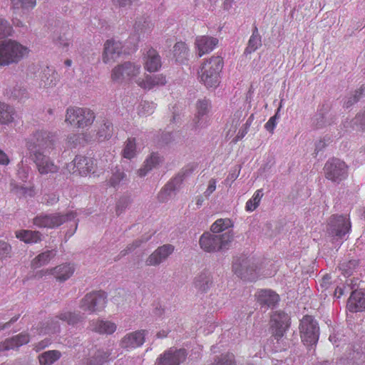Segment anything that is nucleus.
Returning <instances> with one entry per match:
<instances>
[{"mask_svg":"<svg viewBox=\"0 0 365 365\" xmlns=\"http://www.w3.org/2000/svg\"><path fill=\"white\" fill-rule=\"evenodd\" d=\"M61 354L57 350H51L42 353L38 356L41 365H51L60 359Z\"/></svg>","mask_w":365,"mask_h":365,"instance_id":"nucleus-38","label":"nucleus"},{"mask_svg":"<svg viewBox=\"0 0 365 365\" xmlns=\"http://www.w3.org/2000/svg\"><path fill=\"white\" fill-rule=\"evenodd\" d=\"M16 238L26 244H35L42 240V234L39 231L21 230L16 231Z\"/></svg>","mask_w":365,"mask_h":365,"instance_id":"nucleus-32","label":"nucleus"},{"mask_svg":"<svg viewBox=\"0 0 365 365\" xmlns=\"http://www.w3.org/2000/svg\"><path fill=\"white\" fill-rule=\"evenodd\" d=\"M29 48L19 42L9 39L0 41V66L17 63L29 53Z\"/></svg>","mask_w":365,"mask_h":365,"instance_id":"nucleus-4","label":"nucleus"},{"mask_svg":"<svg viewBox=\"0 0 365 365\" xmlns=\"http://www.w3.org/2000/svg\"><path fill=\"white\" fill-rule=\"evenodd\" d=\"M12 26L4 19H0V39L11 36Z\"/></svg>","mask_w":365,"mask_h":365,"instance_id":"nucleus-46","label":"nucleus"},{"mask_svg":"<svg viewBox=\"0 0 365 365\" xmlns=\"http://www.w3.org/2000/svg\"><path fill=\"white\" fill-rule=\"evenodd\" d=\"M223 61L220 56H212L205 60L200 67L198 77L207 88H215L220 83V73Z\"/></svg>","mask_w":365,"mask_h":365,"instance_id":"nucleus-2","label":"nucleus"},{"mask_svg":"<svg viewBox=\"0 0 365 365\" xmlns=\"http://www.w3.org/2000/svg\"><path fill=\"white\" fill-rule=\"evenodd\" d=\"M59 81V75L53 68L46 67L41 72L40 86L44 88L55 87Z\"/></svg>","mask_w":365,"mask_h":365,"instance_id":"nucleus-26","label":"nucleus"},{"mask_svg":"<svg viewBox=\"0 0 365 365\" xmlns=\"http://www.w3.org/2000/svg\"><path fill=\"white\" fill-rule=\"evenodd\" d=\"M233 227L232 222L228 218H220L217 220L210 227L212 232L220 235L222 234L228 230H232Z\"/></svg>","mask_w":365,"mask_h":365,"instance_id":"nucleus-37","label":"nucleus"},{"mask_svg":"<svg viewBox=\"0 0 365 365\" xmlns=\"http://www.w3.org/2000/svg\"><path fill=\"white\" fill-rule=\"evenodd\" d=\"M74 266L70 263H63L55 267L54 268L41 270V276L47 274L53 275L56 279L63 282L68 280L74 273Z\"/></svg>","mask_w":365,"mask_h":365,"instance_id":"nucleus-19","label":"nucleus"},{"mask_svg":"<svg viewBox=\"0 0 365 365\" xmlns=\"http://www.w3.org/2000/svg\"><path fill=\"white\" fill-rule=\"evenodd\" d=\"M356 121L359 122L361 127L365 129V111L362 114H359L356 116Z\"/></svg>","mask_w":365,"mask_h":365,"instance_id":"nucleus-63","label":"nucleus"},{"mask_svg":"<svg viewBox=\"0 0 365 365\" xmlns=\"http://www.w3.org/2000/svg\"><path fill=\"white\" fill-rule=\"evenodd\" d=\"M106 296L103 292H93L84 296L79 304L80 309L88 314L101 311L106 304Z\"/></svg>","mask_w":365,"mask_h":365,"instance_id":"nucleus-8","label":"nucleus"},{"mask_svg":"<svg viewBox=\"0 0 365 365\" xmlns=\"http://www.w3.org/2000/svg\"><path fill=\"white\" fill-rule=\"evenodd\" d=\"M9 158L7 155L1 150H0V164L6 165L9 163Z\"/></svg>","mask_w":365,"mask_h":365,"instance_id":"nucleus-61","label":"nucleus"},{"mask_svg":"<svg viewBox=\"0 0 365 365\" xmlns=\"http://www.w3.org/2000/svg\"><path fill=\"white\" fill-rule=\"evenodd\" d=\"M137 0H113L114 6L121 11L130 9L133 4Z\"/></svg>","mask_w":365,"mask_h":365,"instance_id":"nucleus-51","label":"nucleus"},{"mask_svg":"<svg viewBox=\"0 0 365 365\" xmlns=\"http://www.w3.org/2000/svg\"><path fill=\"white\" fill-rule=\"evenodd\" d=\"M155 109V104L152 102H144L140 105L139 113L143 115L152 114Z\"/></svg>","mask_w":365,"mask_h":365,"instance_id":"nucleus-53","label":"nucleus"},{"mask_svg":"<svg viewBox=\"0 0 365 365\" xmlns=\"http://www.w3.org/2000/svg\"><path fill=\"white\" fill-rule=\"evenodd\" d=\"M55 45L63 51H68L71 44V41L66 36H59L54 39Z\"/></svg>","mask_w":365,"mask_h":365,"instance_id":"nucleus-45","label":"nucleus"},{"mask_svg":"<svg viewBox=\"0 0 365 365\" xmlns=\"http://www.w3.org/2000/svg\"><path fill=\"white\" fill-rule=\"evenodd\" d=\"M145 331L138 330L126 334L120 341L122 349L131 350L141 346L145 342Z\"/></svg>","mask_w":365,"mask_h":365,"instance_id":"nucleus-20","label":"nucleus"},{"mask_svg":"<svg viewBox=\"0 0 365 365\" xmlns=\"http://www.w3.org/2000/svg\"><path fill=\"white\" fill-rule=\"evenodd\" d=\"M344 294V290L341 287H337L335 289L334 296L337 298H339Z\"/></svg>","mask_w":365,"mask_h":365,"instance_id":"nucleus-64","label":"nucleus"},{"mask_svg":"<svg viewBox=\"0 0 365 365\" xmlns=\"http://www.w3.org/2000/svg\"><path fill=\"white\" fill-rule=\"evenodd\" d=\"M262 46V38L258 29L255 26L248 41L247 46L245 50V55L250 54L257 50Z\"/></svg>","mask_w":365,"mask_h":365,"instance_id":"nucleus-35","label":"nucleus"},{"mask_svg":"<svg viewBox=\"0 0 365 365\" xmlns=\"http://www.w3.org/2000/svg\"><path fill=\"white\" fill-rule=\"evenodd\" d=\"M95 118L89 108L70 106L66 110L64 122L68 125L84 128L92 125Z\"/></svg>","mask_w":365,"mask_h":365,"instance_id":"nucleus-5","label":"nucleus"},{"mask_svg":"<svg viewBox=\"0 0 365 365\" xmlns=\"http://www.w3.org/2000/svg\"><path fill=\"white\" fill-rule=\"evenodd\" d=\"M173 51L175 61L178 62H183L188 56V47L184 42L176 43Z\"/></svg>","mask_w":365,"mask_h":365,"instance_id":"nucleus-39","label":"nucleus"},{"mask_svg":"<svg viewBox=\"0 0 365 365\" xmlns=\"http://www.w3.org/2000/svg\"><path fill=\"white\" fill-rule=\"evenodd\" d=\"M126 177V175L123 171L120 170H116L113 173L112 176L110 177L108 182L113 187H116L118 185L121 180H124Z\"/></svg>","mask_w":365,"mask_h":365,"instance_id":"nucleus-47","label":"nucleus"},{"mask_svg":"<svg viewBox=\"0 0 365 365\" xmlns=\"http://www.w3.org/2000/svg\"><path fill=\"white\" fill-rule=\"evenodd\" d=\"M162 161V157L158 153H152L146 158L142 167L138 170V175L140 178L145 176L150 171L159 165Z\"/></svg>","mask_w":365,"mask_h":365,"instance_id":"nucleus-27","label":"nucleus"},{"mask_svg":"<svg viewBox=\"0 0 365 365\" xmlns=\"http://www.w3.org/2000/svg\"><path fill=\"white\" fill-rule=\"evenodd\" d=\"M251 123H249V120L247 121V123H245V128L242 130H240L239 133H237L236 138H237V140H240L242 139L245 135L247 133V130H248V128L250 127Z\"/></svg>","mask_w":365,"mask_h":365,"instance_id":"nucleus-62","label":"nucleus"},{"mask_svg":"<svg viewBox=\"0 0 365 365\" xmlns=\"http://www.w3.org/2000/svg\"><path fill=\"white\" fill-rule=\"evenodd\" d=\"M328 231L330 235L342 237L351 228V222L349 217L342 215H333L328 224Z\"/></svg>","mask_w":365,"mask_h":365,"instance_id":"nucleus-13","label":"nucleus"},{"mask_svg":"<svg viewBox=\"0 0 365 365\" xmlns=\"http://www.w3.org/2000/svg\"><path fill=\"white\" fill-rule=\"evenodd\" d=\"M75 217L76 213L72 211L68 212L66 214L59 212L41 213L34 218L33 222L38 227L53 229L68 220H71Z\"/></svg>","mask_w":365,"mask_h":365,"instance_id":"nucleus-7","label":"nucleus"},{"mask_svg":"<svg viewBox=\"0 0 365 365\" xmlns=\"http://www.w3.org/2000/svg\"><path fill=\"white\" fill-rule=\"evenodd\" d=\"M13 191L19 196H23L25 197H32L35 195V190L33 187H24V186H14L13 188Z\"/></svg>","mask_w":365,"mask_h":365,"instance_id":"nucleus-44","label":"nucleus"},{"mask_svg":"<svg viewBox=\"0 0 365 365\" xmlns=\"http://www.w3.org/2000/svg\"><path fill=\"white\" fill-rule=\"evenodd\" d=\"M233 230H228L222 234L205 232L199 240L200 248L207 252H224L227 250L234 240Z\"/></svg>","mask_w":365,"mask_h":365,"instance_id":"nucleus-3","label":"nucleus"},{"mask_svg":"<svg viewBox=\"0 0 365 365\" xmlns=\"http://www.w3.org/2000/svg\"><path fill=\"white\" fill-rule=\"evenodd\" d=\"M212 284V277L207 272L200 273L194 280L195 287L201 292L207 291L211 287Z\"/></svg>","mask_w":365,"mask_h":365,"instance_id":"nucleus-36","label":"nucleus"},{"mask_svg":"<svg viewBox=\"0 0 365 365\" xmlns=\"http://www.w3.org/2000/svg\"><path fill=\"white\" fill-rule=\"evenodd\" d=\"M181 179L176 178L168 183L164 187V191L168 192V194H170L172 191H174L177 189L178 185L180 183Z\"/></svg>","mask_w":365,"mask_h":365,"instance_id":"nucleus-56","label":"nucleus"},{"mask_svg":"<svg viewBox=\"0 0 365 365\" xmlns=\"http://www.w3.org/2000/svg\"><path fill=\"white\" fill-rule=\"evenodd\" d=\"M110 353L99 351L96 354L94 359L90 361L88 365H96V364H94L96 361V365H101L108 359Z\"/></svg>","mask_w":365,"mask_h":365,"instance_id":"nucleus-52","label":"nucleus"},{"mask_svg":"<svg viewBox=\"0 0 365 365\" xmlns=\"http://www.w3.org/2000/svg\"><path fill=\"white\" fill-rule=\"evenodd\" d=\"M175 247L165 244L158 247L145 260L147 266H158L164 262L174 252Z\"/></svg>","mask_w":365,"mask_h":365,"instance_id":"nucleus-15","label":"nucleus"},{"mask_svg":"<svg viewBox=\"0 0 365 365\" xmlns=\"http://www.w3.org/2000/svg\"><path fill=\"white\" fill-rule=\"evenodd\" d=\"M347 308L351 312H358L364 310L365 293L359 290L352 292L347 302Z\"/></svg>","mask_w":365,"mask_h":365,"instance_id":"nucleus-25","label":"nucleus"},{"mask_svg":"<svg viewBox=\"0 0 365 365\" xmlns=\"http://www.w3.org/2000/svg\"><path fill=\"white\" fill-rule=\"evenodd\" d=\"M218 44V39L210 36H198L195 41V46L199 57L214 50Z\"/></svg>","mask_w":365,"mask_h":365,"instance_id":"nucleus-21","label":"nucleus"},{"mask_svg":"<svg viewBox=\"0 0 365 365\" xmlns=\"http://www.w3.org/2000/svg\"><path fill=\"white\" fill-rule=\"evenodd\" d=\"M89 328L100 334H112L116 331L117 325L109 320L97 319L89 322Z\"/></svg>","mask_w":365,"mask_h":365,"instance_id":"nucleus-23","label":"nucleus"},{"mask_svg":"<svg viewBox=\"0 0 365 365\" xmlns=\"http://www.w3.org/2000/svg\"><path fill=\"white\" fill-rule=\"evenodd\" d=\"M51 327H46L44 330H41V332L43 334L54 333L59 330V325L56 320L52 319L50 323Z\"/></svg>","mask_w":365,"mask_h":365,"instance_id":"nucleus-58","label":"nucleus"},{"mask_svg":"<svg viewBox=\"0 0 365 365\" xmlns=\"http://www.w3.org/2000/svg\"><path fill=\"white\" fill-rule=\"evenodd\" d=\"M235 273L248 280H255L257 278V265L252 258H239L236 259L232 265Z\"/></svg>","mask_w":365,"mask_h":365,"instance_id":"nucleus-10","label":"nucleus"},{"mask_svg":"<svg viewBox=\"0 0 365 365\" xmlns=\"http://www.w3.org/2000/svg\"><path fill=\"white\" fill-rule=\"evenodd\" d=\"M15 111L12 107L0 102V124L9 125L15 119Z\"/></svg>","mask_w":365,"mask_h":365,"instance_id":"nucleus-34","label":"nucleus"},{"mask_svg":"<svg viewBox=\"0 0 365 365\" xmlns=\"http://www.w3.org/2000/svg\"><path fill=\"white\" fill-rule=\"evenodd\" d=\"M135 83L141 88L145 90H150L156 86H164L167 81L166 77L163 74L157 75H144L135 79Z\"/></svg>","mask_w":365,"mask_h":365,"instance_id":"nucleus-22","label":"nucleus"},{"mask_svg":"<svg viewBox=\"0 0 365 365\" xmlns=\"http://www.w3.org/2000/svg\"><path fill=\"white\" fill-rule=\"evenodd\" d=\"M144 61V67L149 72L157 71L161 67L160 56L153 48H150L147 51Z\"/></svg>","mask_w":365,"mask_h":365,"instance_id":"nucleus-30","label":"nucleus"},{"mask_svg":"<svg viewBox=\"0 0 365 365\" xmlns=\"http://www.w3.org/2000/svg\"><path fill=\"white\" fill-rule=\"evenodd\" d=\"M361 94L362 93L361 90L355 91L354 93L351 94V96L349 97L348 100L345 102V106L348 108L354 103H356L361 98Z\"/></svg>","mask_w":365,"mask_h":365,"instance_id":"nucleus-55","label":"nucleus"},{"mask_svg":"<svg viewBox=\"0 0 365 365\" xmlns=\"http://www.w3.org/2000/svg\"><path fill=\"white\" fill-rule=\"evenodd\" d=\"M113 132V124L108 120H103L102 123L98 126L96 134L92 135L90 138H86V140L88 141H91L92 140L103 141L105 140L109 139L112 136Z\"/></svg>","mask_w":365,"mask_h":365,"instance_id":"nucleus-29","label":"nucleus"},{"mask_svg":"<svg viewBox=\"0 0 365 365\" xmlns=\"http://www.w3.org/2000/svg\"><path fill=\"white\" fill-rule=\"evenodd\" d=\"M262 196L263 192L262 190H257L255 191L252 197L246 202V210L248 212L254 211L258 207Z\"/></svg>","mask_w":365,"mask_h":365,"instance_id":"nucleus-42","label":"nucleus"},{"mask_svg":"<svg viewBox=\"0 0 365 365\" xmlns=\"http://www.w3.org/2000/svg\"><path fill=\"white\" fill-rule=\"evenodd\" d=\"M57 318L72 325H74L84 319L83 315L71 312H63L59 314Z\"/></svg>","mask_w":365,"mask_h":365,"instance_id":"nucleus-40","label":"nucleus"},{"mask_svg":"<svg viewBox=\"0 0 365 365\" xmlns=\"http://www.w3.org/2000/svg\"><path fill=\"white\" fill-rule=\"evenodd\" d=\"M326 178L332 182H339L348 176V167L339 159L329 160L324 167Z\"/></svg>","mask_w":365,"mask_h":365,"instance_id":"nucleus-11","label":"nucleus"},{"mask_svg":"<svg viewBox=\"0 0 365 365\" xmlns=\"http://www.w3.org/2000/svg\"><path fill=\"white\" fill-rule=\"evenodd\" d=\"M257 302L262 307H272L279 301V296L275 292L269 289H263L256 294Z\"/></svg>","mask_w":365,"mask_h":365,"instance_id":"nucleus-28","label":"nucleus"},{"mask_svg":"<svg viewBox=\"0 0 365 365\" xmlns=\"http://www.w3.org/2000/svg\"><path fill=\"white\" fill-rule=\"evenodd\" d=\"M123 44L119 41L108 40L104 44L102 60L104 63H111L120 58L123 53Z\"/></svg>","mask_w":365,"mask_h":365,"instance_id":"nucleus-16","label":"nucleus"},{"mask_svg":"<svg viewBox=\"0 0 365 365\" xmlns=\"http://www.w3.org/2000/svg\"><path fill=\"white\" fill-rule=\"evenodd\" d=\"M11 2L14 9L31 10L36 5V0H11Z\"/></svg>","mask_w":365,"mask_h":365,"instance_id":"nucleus-43","label":"nucleus"},{"mask_svg":"<svg viewBox=\"0 0 365 365\" xmlns=\"http://www.w3.org/2000/svg\"><path fill=\"white\" fill-rule=\"evenodd\" d=\"M29 341V335L26 334H20L11 339H6L3 343L0 344V351L18 348L23 344H27Z\"/></svg>","mask_w":365,"mask_h":365,"instance_id":"nucleus-31","label":"nucleus"},{"mask_svg":"<svg viewBox=\"0 0 365 365\" xmlns=\"http://www.w3.org/2000/svg\"><path fill=\"white\" fill-rule=\"evenodd\" d=\"M186 356L185 349L171 348L158 357L156 365H180L185 361Z\"/></svg>","mask_w":365,"mask_h":365,"instance_id":"nucleus-14","label":"nucleus"},{"mask_svg":"<svg viewBox=\"0 0 365 365\" xmlns=\"http://www.w3.org/2000/svg\"><path fill=\"white\" fill-rule=\"evenodd\" d=\"M217 181L215 179H210L208 182L207 188L204 192L205 197H208L216 189Z\"/></svg>","mask_w":365,"mask_h":365,"instance_id":"nucleus-59","label":"nucleus"},{"mask_svg":"<svg viewBox=\"0 0 365 365\" xmlns=\"http://www.w3.org/2000/svg\"><path fill=\"white\" fill-rule=\"evenodd\" d=\"M150 238V236H147L145 237H143L142 239H138L135 240L132 244L128 245L127 248L125 250H123L121 251V255L123 256L126 255L129 252H133L135 249L140 247L142 243L146 242L149 240Z\"/></svg>","mask_w":365,"mask_h":365,"instance_id":"nucleus-48","label":"nucleus"},{"mask_svg":"<svg viewBox=\"0 0 365 365\" xmlns=\"http://www.w3.org/2000/svg\"><path fill=\"white\" fill-rule=\"evenodd\" d=\"M136 155V140L135 138H129L123 150V156L127 159H132Z\"/></svg>","mask_w":365,"mask_h":365,"instance_id":"nucleus-41","label":"nucleus"},{"mask_svg":"<svg viewBox=\"0 0 365 365\" xmlns=\"http://www.w3.org/2000/svg\"><path fill=\"white\" fill-rule=\"evenodd\" d=\"M141 71L140 65L131 61H125L115 66L110 72L112 82L123 84L136 78Z\"/></svg>","mask_w":365,"mask_h":365,"instance_id":"nucleus-6","label":"nucleus"},{"mask_svg":"<svg viewBox=\"0 0 365 365\" xmlns=\"http://www.w3.org/2000/svg\"><path fill=\"white\" fill-rule=\"evenodd\" d=\"M289 317L283 312H276L271 317V329L276 339L283 336L289 327Z\"/></svg>","mask_w":365,"mask_h":365,"instance_id":"nucleus-18","label":"nucleus"},{"mask_svg":"<svg viewBox=\"0 0 365 365\" xmlns=\"http://www.w3.org/2000/svg\"><path fill=\"white\" fill-rule=\"evenodd\" d=\"M213 365H237L232 354L222 355Z\"/></svg>","mask_w":365,"mask_h":365,"instance_id":"nucleus-49","label":"nucleus"},{"mask_svg":"<svg viewBox=\"0 0 365 365\" xmlns=\"http://www.w3.org/2000/svg\"><path fill=\"white\" fill-rule=\"evenodd\" d=\"M209 108L210 102L207 100L203 99L197 101L196 106L197 113L192 120L194 126L196 128H202L205 125V115L208 113Z\"/></svg>","mask_w":365,"mask_h":365,"instance_id":"nucleus-24","label":"nucleus"},{"mask_svg":"<svg viewBox=\"0 0 365 365\" xmlns=\"http://www.w3.org/2000/svg\"><path fill=\"white\" fill-rule=\"evenodd\" d=\"M281 107H282V105L279 106V107L278 108L274 115L271 117L264 125L265 129L271 133H273V131L277 124V120L279 118V113Z\"/></svg>","mask_w":365,"mask_h":365,"instance_id":"nucleus-50","label":"nucleus"},{"mask_svg":"<svg viewBox=\"0 0 365 365\" xmlns=\"http://www.w3.org/2000/svg\"><path fill=\"white\" fill-rule=\"evenodd\" d=\"M240 169H235L234 170L230 171V174L227 177L225 180L226 183H230V185L238 178L240 175Z\"/></svg>","mask_w":365,"mask_h":365,"instance_id":"nucleus-60","label":"nucleus"},{"mask_svg":"<svg viewBox=\"0 0 365 365\" xmlns=\"http://www.w3.org/2000/svg\"><path fill=\"white\" fill-rule=\"evenodd\" d=\"M37 153L31 156L41 175L54 174L58 172L59 167L46 154Z\"/></svg>","mask_w":365,"mask_h":365,"instance_id":"nucleus-17","label":"nucleus"},{"mask_svg":"<svg viewBox=\"0 0 365 365\" xmlns=\"http://www.w3.org/2000/svg\"><path fill=\"white\" fill-rule=\"evenodd\" d=\"M56 255L55 250H46L36 256L31 262L33 269L39 268L48 264Z\"/></svg>","mask_w":365,"mask_h":365,"instance_id":"nucleus-33","label":"nucleus"},{"mask_svg":"<svg viewBox=\"0 0 365 365\" xmlns=\"http://www.w3.org/2000/svg\"><path fill=\"white\" fill-rule=\"evenodd\" d=\"M300 334L302 341L306 345L315 344L319 336V327L317 321L311 316H304L301 320Z\"/></svg>","mask_w":365,"mask_h":365,"instance_id":"nucleus-9","label":"nucleus"},{"mask_svg":"<svg viewBox=\"0 0 365 365\" xmlns=\"http://www.w3.org/2000/svg\"><path fill=\"white\" fill-rule=\"evenodd\" d=\"M96 161L90 158L77 155L69 163L66 168L69 173L81 176H86L90 173H95Z\"/></svg>","mask_w":365,"mask_h":365,"instance_id":"nucleus-12","label":"nucleus"},{"mask_svg":"<svg viewBox=\"0 0 365 365\" xmlns=\"http://www.w3.org/2000/svg\"><path fill=\"white\" fill-rule=\"evenodd\" d=\"M58 201V196L56 193H51L44 195L43 202L48 205H52Z\"/></svg>","mask_w":365,"mask_h":365,"instance_id":"nucleus-57","label":"nucleus"},{"mask_svg":"<svg viewBox=\"0 0 365 365\" xmlns=\"http://www.w3.org/2000/svg\"><path fill=\"white\" fill-rule=\"evenodd\" d=\"M25 143L31 156L37 153H50V150L54 149L56 136L47 130L38 129L25 139Z\"/></svg>","mask_w":365,"mask_h":365,"instance_id":"nucleus-1","label":"nucleus"},{"mask_svg":"<svg viewBox=\"0 0 365 365\" xmlns=\"http://www.w3.org/2000/svg\"><path fill=\"white\" fill-rule=\"evenodd\" d=\"M11 247L4 241H0V259H4L10 256Z\"/></svg>","mask_w":365,"mask_h":365,"instance_id":"nucleus-54","label":"nucleus"}]
</instances>
